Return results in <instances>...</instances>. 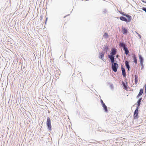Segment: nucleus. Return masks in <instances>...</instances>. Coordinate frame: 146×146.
<instances>
[{"mask_svg":"<svg viewBox=\"0 0 146 146\" xmlns=\"http://www.w3.org/2000/svg\"><path fill=\"white\" fill-rule=\"evenodd\" d=\"M117 52V50L114 48H113L111 49V52H110V54L108 55V57L110 60H115V57Z\"/></svg>","mask_w":146,"mask_h":146,"instance_id":"1","label":"nucleus"},{"mask_svg":"<svg viewBox=\"0 0 146 146\" xmlns=\"http://www.w3.org/2000/svg\"><path fill=\"white\" fill-rule=\"evenodd\" d=\"M110 60L111 63V68L112 70L115 72H117L119 67L118 64L114 62L115 60Z\"/></svg>","mask_w":146,"mask_h":146,"instance_id":"2","label":"nucleus"},{"mask_svg":"<svg viewBox=\"0 0 146 146\" xmlns=\"http://www.w3.org/2000/svg\"><path fill=\"white\" fill-rule=\"evenodd\" d=\"M46 125L47 126V129L49 131H51L52 130V127L51 125V119L49 117H48L47 118Z\"/></svg>","mask_w":146,"mask_h":146,"instance_id":"3","label":"nucleus"},{"mask_svg":"<svg viewBox=\"0 0 146 146\" xmlns=\"http://www.w3.org/2000/svg\"><path fill=\"white\" fill-rule=\"evenodd\" d=\"M130 17L128 18V17H126L127 19L125 17L121 16L119 17V19L121 21L126 22V23L129 22L131 21L132 19L131 16H129Z\"/></svg>","mask_w":146,"mask_h":146,"instance_id":"4","label":"nucleus"},{"mask_svg":"<svg viewBox=\"0 0 146 146\" xmlns=\"http://www.w3.org/2000/svg\"><path fill=\"white\" fill-rule=\"evenodd\" d=\"M119 45L120 47H122L123 48V49H124V48H126V47H127V45L123 42L122 41L119 42Z\"/></svg>","mask_w":146,"mask_h":146,"instance_id":"5","label":"nucleus"},{"mask_svg":"<svg viewBox=\"0 0 146 146\" xmlns=\"http://www.w3.org/2000/svg\"><path fill=\"white\" fill-rule=\"evenodd\" d=\"M121 29L122 33L124 35H127L128 32V30L123 26H122Z\"/></svg>","mask_w":146,"mask_h":146,"instance_id":"6","label":"nucleus"},{"mask_svg":"<svg viewBox=\"0 0 146 146\" xmlns=\"http://www.w3.org/2000/svg\"><path fill=\"white\" fill-rule=\"evenodd\" d=\"M143 89L142 88H141L139 90V92L136 97V98L137 99L139 98L143 94Z\"/></svg>","mask_w":146,"mask_h":146,"instance_id":"7","label":"nucleus"},{"mask_svg":"<svg viewBox=\"0 0 146 146\" xmlns=\"http://www.w3.org/2000/svg\"><path fill=\"white\" fill-rule=\"evenodd\" d=\"M102 106L103 108V109L104 110V111L106 113H108V110L107 106H106L105 104L102 105Z\"/></svg>","mask_w":146,"mask_h":146,"instance_id":"8","label":"nucleus"},{"mask_svg":"<svg viewBox=\"0 0 146 146\" xmlns=\"http://www.w3.org/2000/svg\"><path fill=\"white\" fill-rule=\"evenodd\" d=\"M104 46L105 47L104 49L103 52H105L107 54L108 51L109 50V46H107L106 45H104Z\"/></svg>","mask_w":146,"mask_h":146,"instance_id":"9","label":"nucleus"},{"mask_svg":"<svg viewBox=\"0 0 146 146\" xmlns=\"http://www.w3.org/2000/svg\"><path fill=\"white\" fill-rule=\"evenodd\" d=\"M104 54L105 52H100L99 54V58L101 59H102V58L104 56Z\"/></svg>","mask_w":146,"mask_h":146,"instance_id":"10","label":"nucleus"},{"mask_svg":"<svg viewBox=\"0 0 146 146\" xmlns=\"http://www.w3.org/2000/svg\"><path fill=\"white\" fill-rule=\"evenodd\" d=\"M132 57L133 58L134 63L135 64H137V57H136L135 55V54H133Z\"/></svg>","mask_w":146,"mask_h":146,"instance_id":"11","label":"nucleus"},{"mask_svg":"<svg viewBox=\"0 0 146 146\" xmlns=\"http://www.w3.org/2000/svg\"><path fill=\"white\" fill-rule=\"evenodd\" d=\"M120 13L123 16H125L126 17H128V18H128L130 17L129 16H131L130 15H129L128 14H126L125 13L121 11V12H120Z\"/></svg>","mask_w":146,"mask_h":146,"instance_id":"12","label":"nucleus"},{"mask_svg":"<svg viewBox=\"0 0 146 146\" xmlns=\"http://www.w3.org/2000/svg\"><path fill=\"white\" fill-rule=\"evenodd\" d=\"M125 65L127 68H130V65L129 64V62L127 60H125Z\"/></svg>","mask_w":146,"mask_h":146,"instance_id":"13","label":"nucleus"},{"mask_svg":"<svg viewBox=\"0 0 146 146\" xmlns=\"http://www.w3.org/2000/svg\"><path fill=\"white\" fill-rule=\"evenodd\" d=\"M142 98H140L137 100V102L136 103V105L137 106H140V105L141 104V100H142Z\"/></svg>","mask_w":146,"mask_h":146,"instance_id":"14","label":"nucleus"},{"mask_svg":"<svg viewBox=\"0 0 146 146\" xmlns=\"http://www.w3.org/2000/svg\"><path fill=\"white\" fill-rule=\"evenodd\" d=\"M139 59L140 62H143L144 61V59L141 55H139Z\"/></svg>","mask_w":146,"mask_h":146,"instance_id":"15","label":"nucleus"},{"mask_svg":"<svg viewBox=\"0 0 146 146\" xmlns=\"http://www.w3.org/2000/svg\"><path fill=\"white\" fill-rule=\"evenodd\" d=\"M121 68L122 71V74H126L125 69L124 68L122 65H121Z\"/></svg>","mask_w":146,"mask_h":146,"instance_id":"16","label":"nucleus"},{"mask_svg":"<svg viewBox=\"0 0 146 146\" xmlns=\"http://www.w3.org/2000/svg\"><path fill=\"white\" fill-rule=\"evenodd\" d=\"M123 50L125 51V53L126 55H127L129 53V50L127 47H126V48H124Z\"/></svg>","mask_w":146,"mask_h":146,"instance_id":"17","label":"nucleus"},{"mask_svg":"<svg viewBox=\"0 0 146 146\" xmlns=\"http://www.w3.org/2000/svg\"><path fill=\"white\" fill-rule=\"evenodd\" d=\"M133 117L135 119H137L139 117L138 114L134 113Z\"/></svg>","mask_w":146,"mask_h":146,"instance_id":"18","label":"nucleus"},{"mask_svg":"<svg viewBox=\"0 0 146 146\" xmlns=\"http://www.w3.org/2000/svg\"><path fill=\"white\" fill-rule=\"evenodd\" d=\"M98 131H103V129L100 127H99L98 129Z\"/></svg>","mask_w":146,"mask_h":146,"instance_id":"19","label":"nucleus"},{"mask_svg":"<svg viewBox=\"0 0 146 146\" xmlns=\"http://www.w3.org/2000/svg\"><path fill=\"white\" fill-rule=\"evenodd\" d=\"M143 62L140 63L141 65V69H143L144 67V65L143 64Z\"/></svg>","mask_w":146,"mask_h":146,"instance_id":"20","label":"nucleus"},{"mask_svg":"<svg viewBox=\"0 0 146 146\" xmlns=\"http://www.w3.org/2000/svg\"><path fill=\"white\" fill-rule=\"evenodd\" d=\"M140 107V106L137 105L136 108L135 110L139 111V108Z\"/></svg>","mask_w":146,"mask_h":146,"instance_id":"21","label":"nucleus"},{"mask_svg":"<svg viewBox=\"0 0 146 146\" xmlns=\"http://www.w3.org/2000/svg\"><path fill=\"white\" fill-rule=\"evenodd\" d=\"M138 76L137 75H135V80H138Z\"/></svg>","mask_w":146,"mask_h":146,"instance_id":"22","label":"nucleus"},{"mask_svg":"<svg viewBox=\"0 0 146 146\" xmlns=\"http://www.w3.org/2000/svg\"><path fill=\"white\" fill-rule=\"evenodd\" d=\"M134 113L138 114H139V111H137V110H135L134 111Z\"/></svg>","mask_w":146,"mask_h":146,"instance_id":"23","label":"nucleus"},{"mask_svg":"<svg viewBox=\"0 0 146 146\" xmlns=\"http://www.w3.org/2000/svg\"><path fill=\"white\" fill-rule=\"evenodd\" d=\"M122 84L124 87L126 85H127L124 82H122Z\"/></svg>","mask_w":146,"mask_h":146,"instance_id":"24","label":"nucleus"},{"mask_svg":"<svg viewBox=\"0 0 146 146\" xmlns=\"http://www.w3.org/2000/svg\"><path fill=\"white\" fill-rule=\"evenodd\" d=\"M100 102L101 104V105H102L103 104H105L104 102H103V100L102 99H100Z\"/></svg>","mask_w":146,"mask_h":146,"instance_id":"25","label":"nucleus"},{"mask_svg":"<svg viewBox=\"0 0 146 146\" xmlns=\"http://www.w3.org/2000/svg\"><path fill=\"white\" fill-rule=\"evenodd\" d=\"M137 33L138 34V36L139 37V38H141V35Z\"/></svg>","mask_w":146,"mask_h":146,"instance_id":"26","label":"nucleus"},{"mask_svg":"<svg viewBox=\"0 0 146 146\" xmlns=\"http://www.w3.org/2000/svg\"><path fill=\"white\" fill-rule=\"evenodd\" d=\"M138 82V80H135V84H136Z\"/></svg>","mask_w":146,"mask_h":146,"instance_id":"27","label":"nucleus"},{"mask_svg":"<svg viewBox=\"0 0 146 146\" xmlns=\"http://www.w3.org/2000/svg\"><path fill=\"white\" fill-rule=\"evenodd\" d=\"M122 75L124 78H126V74H122Z\"/></svg>","mask_w":146,"mask_h":146,"instance_id":"28","label":"nucleus"},{"mask_svg":"<svg viewBox=\"0 0 146 146\" xmlns=\"http://www.w3.org/2000/svg\"><path fill=\"white\" fill-rule=\"evenodd\" d=\"M145 93L146 94V84L145 85Z\"/></svg>","mask_w":146,"mask_h":146,"instance_id":"29","label":"nucleus"},{"mask_svg":"<svg viewBox=\"0 0 146 146\" xmlns=\"http://www.w3.org/2000/svg\"><path fill=\"white\" fill-rule=\"evenodd\" d=\"M104 13H105L107 12V11L106 9H104V11H103Z\"/></svg>","mask_w":146,"mask_h":146,"instance_id":"30","label":"nucleus"},{"mask_svg":"<svg viewBox=\"0 0 146 146\" xmlns=\"http://www.w3.org/2000/svg\"><path fill=\"white\" fill-rule=\"evenodd\" d=\"M105 36L106 37L108 36V35L106 33H105Z\"/></svg>","mask_w":146,"mask_h":146,"instance_id":"31","label":"nucleus"},{"mask_svg":"<svg viewBox=\"0 0 146 146\" xmlns=\"http://www.w3.org/2000/svg\"><path fill=\"white\" fill-rule=\"evenodd\" d=\"M116 57L118 58L119 57V56L118 55H117L116 56Z\"/></svg>","mask_w":146,"mask_h":146,"instance_id":"32","label":"nucleus"},{"mask_svg":"<svg viewBox=\"0 0 146 146\" xmlns=\"http://www.w3.org/2000/svg\"><path fill=\"white\" fill-rule=\"evenodd\" d=\"M43 17L42 16H41L40 17V20H42V19Z\"/></svg>","mask_w":146,"mask_h":146,"instance_id":"33","label":"nucleus"},{"mask_svg":"<svg viewBox=\"0 0 146 146\" xmlns=\"http://www.w3.org/2000/svg\"><path fill=\"white\" fill-rule=\"evenodd\" d=\"M47 19H48V18L47 17L46 19V20H45V24L46 23V22L47 21Z\"/></svg>","mask_w":146,"mask_h":146,"instance_id":"34","label":"nucleus"},{"mask_svg":"<svg viewBox=\"0 0 146 146\" xmlns=\"http://www.w3.org/2000/svg\"><path fill=\"white\" fill-rule=\"evenodd\" d=\"M102 60L103 61H104V62L105 61V60H105V59L103 58H102Z\"/></svg>","mask_w":146,"mask_h":146,"instance_id":"35","label":"nucleus"},{"mask_svg":"<svg viewBox=\"0 0 146 146\" xmlns=\"http://www.w3.org/2000/svg\"><path fill=\"white\" fill-rule=\"evenodd\" d=\"M128 69V71H130V68H127Z\"/></svg>","mask_w":146,"mask_h":146,"instance_id":"36","label":"nucleus"},{"mask_svg":"<svg viewBox=\"0 0 146 146\" xmlns=\"http://www.w3.org/2000/svg\"><path fill=\"white\" fill-rule=\"evenodd\" d=\"M69 15V14H68V15H66V16H65L64 17V18H65L66 16H68V15Z\"/></svg>","mask_w":146,"mask_h":146,"instance_id":"37","label":"nucleus"},{"mask_svg":"<svg viewBox=\"0 0 146 146\" xmlns=\"http://www.w3.org/2000/svg\"><path fill=\"white\" fill-rule=\"evenodd\" d=\"M141 1L142 2H143V3H144V1H145L144 0H141Z\"/></svg>","mask_w":146,"mask_h":146,"instance_id":"38","label":"nucleus"},{"mask_svg":"<svg viewBox=\"0 0 146 146\" xmlns=\"http://www.w3.org/2000/svg\"><path fill=\"white\" fill-rule=\"evenodd\" d=\"M144 2H144V3H146V1H144Z\"/></svg>","mask_w":146,"mask_h":146,"instance_id":"39","label":"nucleus"},{"mask_svg":"<svg viewBox=\"0 0 146 146\" xmlns=\"http://www.w3.org/2000/svg\"><path fill=\"white\" fill-rule=\"evenodd\" d=\"M104 47H103V48H102V49L104 50Z\"/></svg>","mask_w":146,"mask_h":146,"instance_id":"40","label":"nucleus"}]
</instances>
